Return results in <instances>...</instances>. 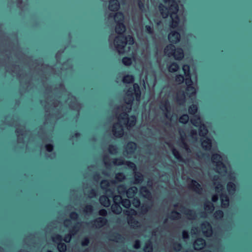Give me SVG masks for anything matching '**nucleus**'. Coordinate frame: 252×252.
I'll use <instances>...</instances> for the list:
<instances>
[{
    "label": "nucleus",
    "instance_id": "16",
    "mask_svg": "<svg viewBox=\"0 0 252 252\" xmlns=\"http://www.w3.org/2000/svg\"><path fill=\"white\" fill-rule=\"evenodd\" d=\"M189 188L198 193L202 190L201 185L194 180H191L190 183L189 184Z\"/></svg>",
    "mask_w": 252,
    "mask_h": 252
},
{
    "label": "nucleus",
    "instance_id": "55",
    "mask_svg": "<svg viewBox=\"0 0 252 252\" xmlns=\"http://www.w3.org/2000/svg\"><path fill=\"white\" fill-rule=\"evenodd\" d=\"M93 211V207L91 205H88L86 206L84 209V212L86 214L91 213Z\"/></svg>",
    "mask_w": 252,
    "mask_h": 252
},
{
    "label": "nucleus",
    "instance_id": "60",
    "mask_svg": "<svg viewBox=\"0 0 252 252\" xmlns=\"http://www.w3.org/2000/svg\"><path fill=\"white\" fill-rule=\"evenodd\" d=\"M90 243V240L88 237H85L81 241L82 246H87Z\"/></svg>",
    "mask_w": 252,
    "mask_h": 252
},
{
    "label": "nucleus",
    "instance_id": "61",
    "mask_svg": "<svg viewBox=\"0 0 252 252\" xmlns=\"http://www.w3.org/2000/svg\"><path fill=\"white\" fill-rule=\"evenodd\" d=\"M98 214L103 217H106L107 215V211L105 209H101L98 211Z\"/></svg>",
    "mask_w": 252,
    "mask_h": 252
},
{
    "label": "nucleus",
    "instance_id": "45",
    "mask_svg": "<svg viewBox=\"0 0 252 252\" xmlns=\"http://www.w3.org/2000/svg\"><path fill=\"white\" fill-rule=\"evenodd\" d=\"M127 190L126 187L125 185H119L118 187V191L120 194H125Z\"/></svg>",
    "mask_w": 252,
    "mask_h": 252
},
{
    "label": "nucleus",
    "instance_id": "39",
    "mask_svg": "<svg viewBox=\"0 0 252 252\" xmlns=\"http://www.w3.org/2000/svg\"><path fill=\"white\" fill-rule=\"evenodd\" d=\"M160 108L162 110H165L167 113L169 112L170 109V105L169 101L166 100L163 103H161Z\"/></svg>",
    "mask_w": 252,
    "mask_h": 252
},
{
    "label": "nucleus",
    "instance_id": "37",
    "mask_svg": "<svg viewBox=\"0 0 252 252\" xmlns=\"http://www.w3.org/2000/svg\"><path fill=\"white\" fill-rule=\"evenodd\" d=\"M143 180V175L140 173H136L134 175V180L133 183L138 184Z\"/></svg>",
    "mask_w": 252,
    "mask_h": 252
},
{
    "label": "nucleus",
    "instance_id": "47",
    "mask_svg": "<svg viewBox=\"0 0 252 252\" xmlns=\"http://www.w3.org/2000/svg\"><path fill=\"white\" fill-rule=\"evenodd\" d=\"M121 204L126 208H129L131 204L130 200L126 198L122 199Z\"/></svg>",
    "mask_w": 252,
    "mask_h": 252
},
{
    "label": "nucleus",
    "instance_id": "54",
    "mask_svg": "<svg viewBox=\"0 0 252 252\" xmlns=\"http://www.w3.org/2000/svg\"><path fill=\"white\" fill-rule=\"evenodd\" d=\"M69 217L71 220H77L79 217V215L76 212H72L70 213L69 215Z\"/></svg>",
    "mask_w": 252,
    "mask_h": 252
},
{
    "label": "nucleus",
    "instance_id": "20",
    "mask_svg": "<svg viewBox=\"0 0 252 252\" xmlns=\"http://www.w3.org/2000/svg\"><path fill=\"white\" fill-rule=\"evenodd\" d=\"M199 123L196 124L197 125V126H198L197 124H200L199 128L198 129L199 131V135L201 137H206V135L208 132V129L206 127V126L204 124H201V122L200 121H198Z\"/></svg>",
    "mask_w": 252,
    "mask_h": 252
},
{
    "label": "nucleus",
    "instance_id": "4",
    "mask_svg": "<svg viewBox=\"0 0 252 252\" xmlns=\"http://www.w3.org/2000/svg\"><path fill=\"white\" fill-rule=\"evenodd\" d=\"M212 161L218 170L226 172V166L222 161V157L218 153L212 154Z\"/></svg>",
    "mask_w": 252,
    "mask_h": 252
},
{
    "label": "nucleus",
    "instance_id": "56",
    "mask_svg": "<svg viewBox=\"0 0 252 252\" xmlns=\"http://www.w3.org/2000/svg\"><path fill=\"white\" fill-rule=\"evenodd\" d=\"M72 235L71 234H67L64 235L63 238H62V241H63L65 243H69L71 239Z\"/></svg>",
    "mask_w": 252,
    "mask_h": 252
},
{
    "label": "nucleus",
    "instance_id": "46",
    "mask_svg": "<svg viewBox=\"0 0 252 252\" xmlns=\"http://www.w3.org/2000/svg\"><path fill=\"white\" fill-rule=\"evenodd\" d=\"M223 212L221 210H216L214 214V217L216 219H221L223 218Z\"/></svg>",
    "mask_w": 252,
    "mask_h": 252
},
{
    "label": "nucleus",
    "instance_id": "50",
    "mask_svg": "<svg viewBox=\"0 0 252 252\" xmlns=\"http://www.w3.org/2000/svg\"><path fill=\"white\" fill-rule=\"evenodd\" d=\"M182 147L185 149L187 152H190V150L188 145V144L185 141V139L183 137H182Z\"/></svg>",
    "mask_w": 252,
    "mask_h": 252
},
{
    "label": "nucleus",
    "instance_id": "15",
    "mask_svg": "<svg viewBox=\"0 0 252 252\" xmlns=\"http://www.w3.org/2000/svg\"><path fill=\"white\" fill-rule=\"evenodd\" d=\"M126 31V27L123 22H116L115 32L119 36H122Z\"/></svg>",
    "mask_w": 252,
    "mask_h": 252
},
{
    "label": "nucleus",
    "instance_id": "6",
    "mask_svg": "<svg viewBox=\"0 0 252 252\" xmlns=\"http://www.w3.org/2000/svg\"><path fill=\"white\" fill-rule=\"evenodd\" d=\"M198 111V106L196 104H192L188 107V113L189 114L194 115V118L191 119L190 122L195 126L197 125L196 124L199 123L200 120V117L198 115H196Z\"/></svg>",
    "mask_w": 252,
    "mask_h": 252
},
{
    "label": "nucleus",
    "instance_id": "40",
    "mask_svg": "<svg viewBox=\"0 0 252 252\" xmlns=\"http://www.w3.org/2000/svg\"><path fill=\"white\" fill-rule=\"evenodd\" d=\"M116 22H124V16L122 12H118L114 15Z\"/></svg>",
    "mask_w": 252,
    "mask_h": 252
},
{
    "label": "nucleus",
    "instance_id": "38",
    "mask_svg": "<svg viewBox=\"0 0 252 252\" xmlns=\"http://www.w3.org/2000/svg\"><path fill=\"white\" fill-rule=\"evenodd\" d=\"M153 244L150 240L148 241L143 248L145 252H153Z\"/></svg>",
    "mask_w": 252,
    "mask_h": 252
},
{
    "label": "nucleus",
    "instance_id": "29",
    "mask_svg": "<svg viewBox=\"0 0 252 252\" xmlns=\"http://www.w3.org/2000/svg\"><path fill=\"white\" fill-rule=\"evenodd\" d=\"M226 189L229 194H233L236 190V186L234 183L229 182L227 184Z\"/></svg>",
    "mask_w": 252,
    "mask_h": 252
},
{
    "label": "nucleus",
    "instance_id": "9",
    "mask_svg": "<svg viewBox=\"0 0 252 252\" xmlns=\"http://www.w3.org/2000/svg\"><path fill=\"white\" fill-rule=\"evenodd\" d=\"M112 163L113 164L116 165L126 164L130 168H132L133 169H136L135 164L133 162L130 161H126L125 162L124 160L121 158H114L112 161Z\"/></svg>",
    "mask_w": 252,
    "mask_h": 252
},
{
    "label": "nucleus",
    "instance_id": "64",
    "mask_svg": "<svg viewBox=\"0 0 252 252\" xmlns=\"http://www.w3.org/2000/svg\"><path fill=\"white\" fill-rule=\"evenodd\" d=\"M89 194L91 197H94L96 195V191L94 189H92L89 191Z\"/></svg>",
    "mask_w": 252,
    "mask_h": 252
},
{
    "label": "nucleus",
    "instance_id": "13",
    "mask_svg": "<svg viewBox=\"0 0 252 252\" xmlns=\"http://www.w3.org/2000/svg\"><path fill=\"white\" fill-rule=\"evenodd\" d=\"M195 92L193 94H191V92H188L186 90V92L184 91H182L177 94L176 97L177 102L180 104H184L186 101V94L187 95L191 96V95L194 94Z\"/></svg>",
    "mask_w": 252,
    "mask_h": 252
},
{
    "label": "nucleus",
    "instance_id": "28",
    "mask_svg": "<svg viewBox=\"0 0 252 252\" xmlns=\"http://www.w3.org/2000/svg\"><path fill=\"white\" fill-rule=\"evenodd\" d=\"M181 208L185 209L184 213L187 215L189 218L190 219H194L196 217V214L193 210L185 208L183 206H181Z\"/></svg>",
    "mask_w": 252,
    "mask_h": 252
},
{
    "label": "nucleus",
    "instance_id": "51",
    "mask_svg": "<svg viewBox=\"0 0 252 252\" xmlns=\"http://www.w3.org/2000/svg\"><path fill=\"white\" fill-rule=\"evenodd\" d=\"M173 248L176 251H180L182 248V245L178 242H174L173 244Z\"/></svg>",
    "mask_w": 252,
    "mask_h": 252
},
{
    "label": "nucleus",
    "instance_id": "8",
    "mask_svg": "<svg viewBox=\"0 0 252 252\" xmlns=\"http://www.w3.org/2000/svg\"><path fill=\"white\" fill-rule=\"evenodd\" d=\"M53 241L57 244V248L60 252H65L66 251V245L62 243V237L60 234H56L52 238Z\"/></svg>",
    "mask_w": 252,
    "mask_h": 252
},
{
    "label": "nucleus",
    "instance_id": "34",
    "mask_svg": "<svg viewBox=\"0 0 252 252\" xmlns=\"http://www.w3.org/2000/svg\"><path fill=\"white\" fill-rule=\"evenodd\" d=\"M204 209L206 211L212 213L214 210L215 207L212 202L207 201L204 204Z\"/></svg>",
    "mask_w": 252,
    "mask_h": 252
},
{
    "label": "nucleus",
    "instance_id": "49",
    "mask_svg": "<svg viewBox=\"0 0 252 252\" xmlns=\"http://www.w3.org/2000/svg\"><path fill=\"white\" fill-rule=\"evenodd\" d=\"M110 237L113 238L111 239L112 240L115 241L122 239V235L118 232H114L111 234Z\"/></svg>",
    "mask_w": 252,
    "mask_h": 252
},
{
    "label": "nucleus",
    "instance_id": "63",
    "mask_svg": "<svg viewBox=\"0 0 252 252\" xmlns=\"http://www.w3.org/2000/svg\"><path fill=\"white\" fill-rule=\"evenodd\" d=\"M141 243L139 240H136L133 245V247L135 249H138L140 248Z\"/></svg>",
    "mask_w": 252,
    "mask_h": 252
},
{
    "label": "nucleus",
    "instance_id": "48",
    "mask_svg": "<svg viewBox=\"0 0 252 252\" xmlns=\"http://www.w3.org/2000/svg\"><path fill=\"white\" fill-rule=\"evenodd\" d=\"M101 188L103 189H107L110 186L109 182L107 180H103L100 183Z\"/></svg>",
    "mask_w": 252,
    "mask_h": 252
},
{
    "label": "nucleus",
    "instance_id": "5",
    "mask_svg": "<svg viewBox=\"0 0 252 252\" xmlns=\"http://www.w3.org/2000/svg\"><path fill=\"white\" fill-rule=\"evenodd\" d=\"M125 213L127 216V223L131 227L134 228L139 226V222L133 217L137 214L135 210L130 209L129 210L126 211Z\"/></svg>",
    "mask_w": 252,
    "mask_h": 252
},
{
    "label": "nucleus",
    "instance_id": "22",
    "mask_svg": "<svg viewBox=\"0 0 252 252\" xmlns=\"http://www.w3.org/2000/svg\"><path fill=\"white\" fill-rule=\"evenodd\" d=\"M126 152L127 154H133L137 148V144L135 142L133 141H130L127 143L126 146Z\"/></svg>",
    "mask_w": 252,
    "mask_h": 252
},
{
    "label": "nucleus",
    "instance_id": "30",
    "mask_svg": "<svg viewBox=\"0 0 252 252\" xmlns=\"http://www.w3.org/2000/svg\"><path fill=\"white\" fill-rule=\"evenodd\" d=\"M112 212L115 214H120L122 211V208L120 204L118 202H115L111 207Z\"/></svg>",
    "mask_w": 252,
    "mask_h": 252
},
{
    "label": "nucleus",
    "instance_id": "41",
    "mask_svg": "<svg viewBox=\"0 0 252 252\" xmlns=\"http://www.w3.org/2000/svg\"><path fill=\"white\" fill-rule=\"evenodd\" d=\"M181 218V214L180 213L176 211H173L171 212L169 216V218L171 220H177Z\"/></svg>",
    "mask_w": 252,
    "mask_h": 252
},
{
    "label": "nucleus",
    "instance_id": "1",
    "mask_svg": "<svg viewBox=\"0 0 252 252\" xmlns=\"http://www.w3.org/2000/svg\"><path fill=\"white\" fill-rule=\"evenodd\" d=\"M163 2L169 5L166 6L162 3H160L158 6V10L163 18H167L170 16L172 20L170 24L171 28L175 29L178 27L180 19L176 15L179 10L178 3L175 0H162Z\"/></svg>",
    "mask_w": 252,
    "mask_h": 252
},
{
    "label": "nucleus",
    "instance_id": "25",
    "mask_svg": "<svg viewBox=\"0 0 252 252\" xmlns=\"http://www.w3.org/2000/svg\"><path fill=\"white\" fill-rule=\"evenodd\" d=\"M140 192L142 195L145 198L149 199L152 197L151 192L146 187L143 186L141 187Z\"/></svg>",
    "mask_w": 252,
    "mask_h": 252
},
{
    "label": "nucleus",
    "instance_id": "62",
    "mask_svg": "<svg viewBox=\"0 0 252 252\" xmlns=\"http://www.w3.org/2000/svg\"><path fill=\"white\" fill-rule=\"evenodd\" d=\"M138 5L139 9L141 11H143L145 9V4L142 0H138Z\"/></svg>",
    "mask_w": 252,
    "mask_h": 252
},
{
    "label": "nucleus",
    "instance_id": "27",
    "mask_svg": "<svg viewBox=\"0 0 252 252\" xmlns=\"http://www.w3.org/2000/svg\"><path fill=\"white\" fill-rule=\"evenodd\" d=\"M175 49V47L173 43L170 44L164 48V52L168 56L171 57L172 56Z\"/></svg>",
    "mask_w": 252,
    "mask_h": 252
},
{
    "label": "nucleus",
    "instance_id": "12",
    "mask_svg": "<svg viewBox=\"0 0 252 252\" xmlns=\"http://www.w3.org/2000/svg\"><path fill=\"white\" fill-rule=\"evenodd\" d=\"M201 227L202 229V232L203 234L209 237L211 236L213 230L211 224L208 221H205L201 224Z\"/></svg>",
    "mask_w": 252,
    "mask_h": 252
},
{
    "label": "nucleus",
    "instance_id": "11",
    "mask_svg": "<svg viewBox=\"0 0 252 252\" xmlns=\"http://www.w3.org/2000/svg\"><path fill=\"white\" fill-rule=\"evenodd\" d=\"M108 222L107 219L105 217H98L92 221L90 223L93 226L100 228L105 225Z\"/></svg>",
    "mask_w": 252,
    "mask_h": 252
},
{
    "label": "nucleus",
    "instance_id": "32",
    "mask_svg": "<svg viewBox=\"0 0 252 252\" xmlns=\"http://www.w3.org/2000/svg\"><path fill=\"white\" fill-rule=\"evenodd\" d=\"M134 77L131 74H126L123 78V82L126 84H130L134 82Z\"/></svg>",
    "mask_w": 252,
    "mask_h": 252
},
{
    "label": "nucleus",
    "instance_id": "43",
    "mask_svg": "<svg viewBox=\"0 0 252 252\" xmlns=\"http://www.w3.org/2000/svg\"><path fill=\"white\" fill-rule=\"evenodd\" d=\"M175 81L178 84H182L184 81L186 82V78L182 74H177L175 76Z\"/></svg>",
    "mask_w": 252,
    "mask_h": 252
},
{
    "label": "nucleus",
    "instance_id": "7",
    "mask_svg": "<svg viewBox=\"0 0 252 252\" xmlns=\"http://www.w3.org/2000/svg\"><path fill=\"white\" fill-rule=\"evenodd\" d=\"M119 119L126 122V125L130 127L134 126L136 123V117L134 115H131L128 118V115L126 112L123 113L120 116Z\"/></svg>",
    "mask_w": 252,
    "mask_h": 252
},
{
    "label": "nucleus",
    "instance_id": "53",
    "mask_svg": "<svg viewBox=\"0 0 252 252\" xmlns=\"http://www.w3.org/2000/svg\"><path fill=\"white\" fill-rule=\"evenodd\" d=\"M108 151L110 154H113L117 152V148L115 145H110L108 148Z\"/></svg>",
    "mask_w": 252,
    "mask_h": 252
},
{
    "label": "nucleus",
    "instance_id": "26",
    "mask_svg": "<svg viewBox=\"0 0 252 252\" xmlns=\"http://www.w3.org/2000/svg\"><path fill=\"white\" fill-rule=\"evenodd\" d=\"M137 191V188L136 187H131L127 189L126 194L128 198H132L134 197Z\"/></svg>",
    "mask_w": 252,
    "mask_h": 252
},
{
    "label": "nucleus",
    "instance_id": "19",
    "mask_svg": "<svg viewBox=\"0 0 252 252\" xmlns=\"http://www.w3.org/2000/svg\"><path fill=\"white\" fill-rule=\"evenodd\" d=\"M205 138V139L203 140L201 142L202 147L205 151H210L212 147V140L208 137Z\"/></svg>",
    "mask_w": 252,
    "mask_h": 252
},
{
    "label": "nucleus",
    "instance_id": "18",
    "mask_svg": "<svg viewBox=\"0 0 252 252\" xmlns=\"http://www.w3.org/2000/svg\"><path fill=\"white\" fill-rule=\"evenodd\" d=\"M113 132L114 135L118 137H120L123 136L124 134L123 129L122 128V126L120 124H117L113 126Z\"/></svg>",
    "mask_w": 252,
    "mask_h": 252
},
{
    "label": "nucleus",
    "instance_id": "14",
    "mask_svg": "<svg viewBox=\"0 0 252 252\" xmlns=\"http://www.w3.org/2000/svg\"><path fill=\"white\" fill-rule=\"evenodd\" d=\"M180 34L179 32L174 31H171L168 34V40L173 44H176L180 39Z\"/></svg>",
    "mask_w": 252,
    "mask_h": 252
},
{
    "label": "nucleus",
    "instance_id": "24",
    "mask_svg": "<svg viewBox=\"0 0 252 252\" xmlns=\"http://www.w3.org/2000/svg\"><path fill=\"white\" fill-rule=\"evenodd\" d=\"M120 8V4L118 0H111L109 2V9L111 11H117Z\"/></svg>",
    "mask_w": 252,
    "mask_h": 252
},
{
    "label": "nucleus",
    "instance_id": "44",
    "mask_svg": "<svg viewBox=\"0 0 252 252\" xmlns=\"http://www.w3.org/2000/svg\"><path fill=\"white\" fill-rule=\"evenodd\" d=\"M122 63L126 66H130L132 63V59L128 57H124L122 59Z\"/></svg>",
    "mask_w": 252,
    "mask_h": 252
},
{
    "label": "nucleus",
    "instance_id": "33",
    "mask_svg": "<svg viewBox=\"0 0 252 252\" xmlns=\"http://www.w3.org/2000/svg\"><path fill=\"white\" fill-rule=\"evenodd\" d=\"M168 68L170 72L174 73L179 70V66L177 63L173 62L168 66Z\"/></svg>",
    "mask_w": 252,
    "mask_h": 252
},
{
    "label": "nucleus",
    "instance_id": "42",
    "mask_svg": "<svg viewBox=\"0 0 252 252\" xmlns=\"http://www.w3.org/2000/svg\"><path fill=\"white\" fill-rule=\"evenodd\" d=\"M189 120V115L187 114H184L180 116L179 118V122L183 124H186Z\"/></svg>",
    "mask_w": 252,
    "mask_h": 252
},
{
    "label": "nucleus",
    "instance_id": "10",
    "mask_svg": "<svg viewBox=\"0 0 252 252\" xmlns=\"http://www.w3.org/2000/svg\"><path fill=\"white\" fill-rule=\"evenodd\" d=\"M126 45V41H124L120 36H118L116 37L115 40V46L119 54L124 53Z\"/></svg>",
    "mask_w": 252,
    "mask_h": 252
},
{
    "label": "nucleus",
    "instance_id": "31",
    "mask_svg": "<svg viewBox=\"0 0 252 252\" xmlns=\"http://www.w3.org/2000/svg\"><path fill=\"white\" fill-rule=\"evenodd\" d=\"M100 204L104 207H108L110 205V201L106 195H102L99 198Z\"/></svg>",
    "mask_w": 252,
    "mask_h": 252
},
{
    "label": "nucleus",
    "instance_id": "58",
    "mask_svg": "<svg viewBox=\"0 0 252 252\" xmlns=\"http://www.w3.org/2000/svg\"><path fill=\"white\" fill-rule=\"evenodd\" d=\"M145 31L149 34H152L154 32L153 28L150 25L145 26Z\"/></svg>",
    "mask_w": 252,
    "mask_h": 252
},
{
    "label": "nucleus",
    "instance_id": "21",
    "mask_svg": "<svg viewBox=\"0 0 252 252\" xmlns=\"http://www.w3.org/2000/svg\"><path fill=\"white\" fill-rule=\"evenodd\" d=\"M221 207L224 208H227L229 205V198L226 193H221L220 195Z\"/></svg>",
    "mask_w": 252,
    "mask_h": 252
},
{
    "label": "nucleus",
    "instance_id": "36",
    "mask_svg": "<svg viewBox=\"0 0 252 252\" xmlns=\"http://www.w3.org/2000/svg\"><path fill=\"white\" fill-rule=\"evenodd\" d=\"M124 41H126V44L128 42L129 44L132 45L134 43V39L131 35L125 36L124 34L120 36Z\"/></svg>",
    "mask_w": 252,
    "mask_h": 252
},
{
    "label": "nucleus",
    "instance_id": "57",
    "mask_svg": "<svg viewBox=\"0 0 252 252\" xmlns=\"http://www.w3.org/2000/svg\"><path fill=\"white\" fill-rule=\"evenodd\" d=\"M46 150L48 152H52L54 149V146L52 144H47L45 146Z\"/></svg>",
    "mask_w": 252,
    "mask_h": 252
},
{
    "label": "nucleus",
    "instance_id": "2",
    "mask_svg": "<svg viewBox=\"0 0 252 252\" xmlns=\"http://www.w3.org/2000/svg\"><path fill=\"white\" fill-rule=\"evenodd\" d=\"M141 97V91L138 84L134 83L132 88H129L126 92V96L125 98L126 103L129 106L128 110L131 109V106L132 105L134 99L137 101H139Z\"/></svg>",
    "mask_w": 252,
    "mask_h": 252
},
{
    "label": "nucleus",
    "instance_id": "59",
    "mask_svg": "<svg viewBox=\"0 0 252 252\" xmlns=\"http://www.w3.org/2000/svg\"><path fill=\"white\" fill-rule=\"evenodd\" d=\"M122 200V197L121 196L119 195H114L113 197L114 203L115 202H118L119 204L121 203V202Z\"/></svg>",
    "mask_w": 252,
    "mask_h": 252
},
{
    "label": "nucleus",
    "instance_id": "35",
    "mask_svg": "<svg viewBox=\"0 0 252 252\" xmlns=\"http://www.w3.org/2000/svg\"><path fill=\"white\" fill-rule=\"evenodd\" d=\"M172 153L176 159H177L179 161L185 162V161L182 158V156L181 155L179 151L177 150L176 149L173 148L172 150Z\"/></svg>",
    "mask_w": 252,
    "mask_h": 252
},
{
    "label": "nucleus",
    "instance_id": "3",
    "mask_svg": "<svg viewBox=\"0 0 252 252\" xmlns=\"http://www.w3.org/2000/svg\"><path fill=\"white\" fill-rule=\"evenodd\" d=\"M182 69L186 77V84L187 85L186 90L188 92H191V94H193L195 92V89L192 86L193 82L191 78L190 66L188 64H185L182 66Z\"/></svg>",
    "mask_w": 252,
    "mask_h": 252
},
{
    "label": "nucleus",
    "instance_id": "23",
    "mask_svg": "<svg viewBox=\"0 0 252 252\" xmlns=\"http://www.w3.org/2000/svg\"><path fill=\"white\" fill-rule=\"evenodd\" d=\"M205 245V241L202 238H198L194 243V248L199 250L203 248Z\"/></svg>",
    "mask_w": 252,
    "mask_h": 252
},
{
    "label": "nucleus",
    "instance_id": "52",
    "mask_svg": "<svg viewBox=\"0 0 252 252\" xmlns=\"http://www.w3.org/2000/svg\"><path fill=\"white\" fill-rule=\"evenodd\" d=\"M125 178V175L122 172H119L116 174L115 179L118 181H122Z\"/></svg>",
    "mask_w": 252,
    "mask_h": 252
},
{
    "label": "nucleus",
    "instance_id": "17",
    "mask_svg": "<svg viewBox=\"0 0 252 252\" xmlns=\"http://www.w3.org/2000/svg\"><path fill=\"white\" fill-rule=\"evenodd\" d=\"M184 52L182 48L178 47L175 49L174 52L172 55L176 61H181L184 57Z\"/></svg>",
    "mask_w": 252,
    "mask_h": 252
}]
</instances>
